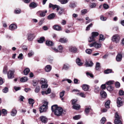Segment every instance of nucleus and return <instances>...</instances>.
Listing matches in <instances>:
<instances>
[{
    "label": "nucleus",
    "mask_w": 124,
    "mask_h": 124,
    "mask_svg": "<svg viewBox=\"0 0 124 124\" xmlns=\"http://www.w3.org/2000/svg\"><path fill=\"white\" fill-rule=\"evenodd\" d=\"M48 102L46 101L44 102V104L39 108V110L40 113L45 112L47 108Z\"/></svg>",
    "instance_id": "f257e3e1"
},
{
    "label": "nucleus",
    "mask_w": 124,
    "mask_h": 124,
    "mask_svg": "<svg viewBox=\"0 0 124 124\" xmlns=\"http://www.w3.org/2000/svg\"><path fill=\"white\" fill-rule=\"evenodd\" d=\"M120 39V35L118 34H115L113 36L111 40L113 42L117 43L119 42Z\"/></svg>",
    "instance_id": "f03ea898"
},
{
    "label": "nucleus",
    "mask_w": 124,
    "mask_h": 124,
    "mask_svg": "<svg viewBox=\"0 0 124 124\" xmlns=\"http://www.w3.org/2000/svg\"><path fill=\"white\" fill-rule=\"evenodd\" d=\"M65 111H63V109L61 107H58L57 109L55 110L54 113V114L58 116H60L61 114L62 113L65 114V113H64Z\"/></svg>",
    "instance_id": "7ed1b4c3"
},
{
    "label": "nucleus",
    "mask_w": 124,
    "mask_h": 124,
    "mask_svg": "<svg viewBox=\"0 0 124 124\" xmlns=\"http://www.w3.org/2000/svg\"><path fill=\"white\" fill-rule=\"evenodd\" d=\"M115 117L116 119L114 120V123L115 124H122V122L120 120L121 117L119 116L117 112L115 113Z\"/></svg>",
    "instance_id": "20e7f679"
},
{
    "label": "nucleus",
    "mask_w": 124,
    "mask_h": 124,
    "mask_svg": "<svg viewBox=\"0 0 124 124\" xmlns=\"http://www.w3.org/2000/svg\"><path fill=\"white\" fill-rule=\"evenodd\" d=\"M14 70H10L8 73V78L9 79L13 78L14 77Z\"/></svg>",
    "instance_id": "39448f33"
},
{
    "label": "nucleus",
    "mask_w": 124,
    "mask_h": 124,
    "mask_svg": "<svg viewBox=\"0 0 124 124\" xmlns=\"http://www.w3.org/2000/svg\"><path fill=\"white\" fill-rule=\"evenodd\" d=\"M69 50L71 52L75 53L77 51V48L74 46H70L69 48Z\"/></svg>",
    "instance_id": "423d86ee"
},
{
    "label": "nucleus",
    "mask_w": 124,
    "mask_h": 124,
    "mask_svg": "<svg viewBox=\"0 0 124 124\" xmlns=\"http://www.w3.org/2000/svg\"><path fill=\"white\" fill-rule=\"evenodd\" d=\"M47 12V11L45 10L43 11H39L37 12V14H39L40 15L41 17L45 16L46 13Z\"/></svg>",
    "instance_id": "0eeeda50"
},
{
    "label": "nucleus",
    "mask_w": 124,
    "mask_h": 124,
    "mask_svg": "<svg viewBox=\"0 0 124 124\" xmlns=\"http://www.w3.org/2000/svg\"><path fill=\"white\" fill-rule=\"evenodd\" d=\"M117 106L119 107L123 105V102L122 101V99L120 97L118 98L117 100Z\"/></svg>",
    "instance_id": "6e6552de"
},
{
    "label": "nucleus",
    "mask_w": 124,
    "mask_h": 124,
    "mask_svg": "<svg viewBox=\"0 0 124 124\" xmlns=\"http://www.w3.org/2000/svg\"><path fill=\"white\" fill-rule=\"evenodd\" d=\"M81 87L83 90L85 91H88L89 88V86L85 84L82 85Z\"/></svg>",
    "instance_id": "1a4fd4ad"
},
{
    "label": "nucleus",
    "mask_w": 124,
    "mask_h": 124,
    "mask_svg": "<svg viewBox=\"0 0 124 124\" xmlns=\"http://www.w3.org/2000/svg\"><path fill=\"white\" fill-rule=\"evenodd\" d=\"M40 120L43 123H46L47 121V119L45 116H42L40 117Z\"/></svg>",
    "instance_id": "9d476101"
},
{
    "label": "nucleus",
    "mask_w": 124,
    "mask_h": 124,
    "mask_svg": "<svg viewBox=\"0 0 124 124\" xmlns=\"http://www.w3.org/2000/svg\"><path fill=\"white\" fill-rule=\"evenodd\" d=\"M91 107L90 106H86L85 110V112L86 115L88 114L89 112L92 110Z\"/></svg>",
    "instance_id": "9b49d317"
},
{
    "label": "nucleus",
    "mask_w": 124,
    "mask_h": 124,
    "mask_svg": "<svg viewBox=\"0 0 124 124\" xmlns=\"http://www.w3.org/2000/svg\"><path fill=\"white\" fill-rule=\"evenodd\" d=\"M17 28L16 25L14 24H11L9 26V29L11 31H13L16 29Z\"/></svg>",
    "instance_id": "f8f14e48"
},
{
    "label": "nucleus",
    "mask_w": 124,
    "mask_h": 124,
    "mask_svg": "<svg viewBox=\"0 0 124 124\" xmlns=\"http://www.w3.org/2000/svg\"><path fill=\"white\" fill-rule=\"evenodd\" d=\"M70 68L69 65L67 63L64 64L62 68V70H69Z\"/></svg>",
    "instance_id": "ddd939ff"
},
{
    "label": "nucleus",
    "mask_w": 124,
    "mask_h": 124,
    "mask_svg": "<svg viewBox=\"0 0 124 124\" xmlns=\"http://www.w3.org/2000/svg\"><path fill=\"white\" fill-rule=\"evenodd\" d=\"M122 55L120 54H118L116 57V60L117 62H120L122 60Z\"/></svg>",
    "instance_id": "4468645a"
},
{
    "label": "nucleus",
    "mask_w": 124,
    "mask_h": 124,
    "mask_svg": "<svg viewBox=\"0 0 124 124\" xmlns=\"http://www.w3.org/2000/svg\"><path fill=\"white\" fill-rule=\"evenodd\" d=\"M93 62L90 60L86 61L85 63V65L86 67H92L93 66Z\"/></svg>",
    "instance_id": "2eb2a0df"
},
{
    "label": "nucleus",
    "mask_w": 124,
    "mask_h": 124,
    "mask_svg": "<svg viewBox=\"0 0 124 124\" xmlns=\"http://www.w3.org/2000/svg\"><path fill=\"white\" fill-rule=\"evenodd\" d=\"M52 69L51 66L49 65H48L46 66L45 67V70L47 72H49Z\"/></svg>",
    "instance_id": "dca6fc26"
},
{
    "label": "nucleus",
    "mask_w": 124,
    "mask_h": 124,
    "mask_svg": "<svg viewBox=\"0 0 124 124\" xmlns=\"http://www.w3.org/2000/svg\"><path fill=\"white\" fill-rule=\"evenodd\" d=\"M17 110L15 109H13L11 113V115L12 116H15L17 113Z\"/></svg>",
    "instance_id": "f3484780"
},
{
    "label": "nucleus",
    "mask_w": 124,
    "mask_h": 124,
    "mask_svg": "<svg viewBox=\"0 0 124 124\" xmlns=\"http://www.w3.org/2000/svg\"><path fill=\"white\" fill-rule=\"evenodd\" d=\"M38 4L35 2H32L29 5V7L32 8H35L37 7Z\"/></svg>",
    "instance_id": "a211bd4d"
},
{
    "label": "nucleus",
    "mask_w": 124,
    "mask_h": 124,
    "mask_svg": "<svg viewBox=\"0 0 124 124\" xmlns=\"http://www.w3.org/2000/svg\"><path fill=\"white\" fill-rule=\"evenodd\" d=\"M100 94L101 97L103 98H105L107 96V94L104 91L102 90L100 92Z\"/></svg>",
    "instance_id": "6ab92c4d"
},
{
    "label": "nucleus",
    "mask_w": 124,
    "mask_h": 124,
    "mask_svg": "<svg viewBox=\"0 0 124 124\" xmlns=\"http://www.w3.org/2000/svg\"><path fill=\"white\" fill-rule=\"evenodd\" d=\"M59 41L61 43H66L68 41V40L66 38H61L60 39Z\"/></svg>",
    "instance_id": "aec40b11"
},
{
    "label": "nucleus",
    "mask_w": 124,
    "mask_h": 124,
    "mask_svg": "<svg viewBox=\"0 0 124 124\" xmlns=\"http://www.w3.org/2000/svg\"><path fill=\"white\" fill-rule=\"evenodd\" d=\"M55 16L54 14L52 13L50 14L47 17V19L49 20H51L53 19Z\"/></svg>",
    "instance_id": "412c9836"
},
{
    "label": "nucleus",
    "mask_w": 124,
    "mask_h": 124,
    "mask_svg": "<svg viewBox=\"0 0 124 124\" xmlns=\"http://www.w3.org/2000/svg\"><path fill=\"white\" fill-rule=\"evenodd\" d=\"M76 61V63L79 66H81L83 64V63L81 62V60L79 58L77 59Z\"/></svg>",
    "instance_id": "4be33fe9"
},
{
    "label": "nucleus",
    "mask_w": 124,
    "mask_h": 124,
    "mask_svg": "<svg viewBox=\"0 0 124 124\" xmlns=\"http://www.w3.org/2000/svg\"><path fill=\"white\" fill-rule=\"evenodd\" d=\"M101 44L100 43H98L95 42L94 47L97 49L100 48L101 47Z\"/></svg>",
    "instance_id": "5701e85b"
},
{
    "label": "nucleus",
    "mask_w": 124,
    "mask_h": 124,
    "mask_svg": "<svg viewBox=\"0 0 124 124\" xmlns=\"http://www.w3.org/2000/svg\"><path fill=\"white\" fill-rule=\"evenodd\" d=\"M56 11L59 14H61L64 11L63 8H57Z\"/></svg>",
    "instance_id": "b1692460"
},
{
    "label": "nucleus",
    "mask_w": 124,
    "mask_h": 124,
    "mask_svg": "<svg viewBox=\"0 0 124 124\" xmlns=\"http://www.w3.org/2000/svg\"><path fill=\"white\" fill-rule=\"evenodd\" d=\"M27 37L28 40L31 41L33 38V35L32 34H29L28 35Z\"/></svg>",
    "instance_id": "393cba45"
},
{
    "label": "nucleus",
    "mask_w": 124,
    "mask_h": 124,
    "mask_svg": "<svg viewBox=\"0 0 124 124\" xmlns=\"http://www.w3.org/2000/svg\"><path fill=\"white\" fill-rule=\"evenodd\" d=\"M80 106L78 104H75L73 105L72 107L73 109H76L78 110L80 108Z\"/></svg>",
    "instance_id": "a878e982"
},
{
    "label": "nucleus",
    "mask_w": 124,
    "mask_h": 124,
    "mask_svg": "<svg viewBox=\"0 0 124 124\" xmlns=\"http://www.w3.org/2000/svg\"><path fill=\"white\" fill-rule=\"evenodd\" d=\"M105 39V38L104 37L103 35L101 34L100 35L99 39V41L100 42L104 41Z\"/></svg>",
    "instance_id": "bb28decb"
},
{
    "label": "nucleus",
    "mask_w": 124,
    "mask_h": 124,
    "mask_svg": "<svg viewBox=\"0 0 124 124\" xmlns=\"http://www.w3.org/2000/svg\"><path fill=\"white\" fill-rule=\"evenodd\" d=\"M49 7V8H60V7L56 5H53L51 3H50Z\"/></svg>",
    "instance_id": "cd10ccee"
},
{
    "label": "nucleus",
    "mask_w": 124,
    "mask_h": 124,
    "mask_svg": "<svg viewBox=\"0 0 124 124\" xmlns=\"http://www.w3.org/2000/svg\"><path fill=\"white\" fill-rule=\"evenodd\" d=\"M46 44L48 46H52L54 45L53 43L51 41L47 40L46 41Z\"/></svg>",
    "instance_id": "c85d7f7f"
},
{
    "label": "nucleus",
    "mask_w": 124,
    "mask_h": 124,
    "mask_svg": "<svg viewBox=\"0 0 124 124\" xmlns=\"http://www.w3.org/2000/svg\"><path fill=\"white\" fill-rule=\"evenodd\" d=\"M28 79L26 77H23L21 78L20 79V81L23 82H25L27 81Z\"/></svg>",
    "instance_id": "c756f323"
},
{
    "label": "nucleus",
    "mask_w": 124,
    "mask_h": 124,
    "mask_svg": "<svg viewBox=\"0 0 124 124\" xmlns=\"http://www.w3.org/2000/svg\"><path fill=\"white\" fill-rule=\"evenodd\" d=\"M58 108V107L57 105H54L52 106L51 107V109L52 111L53 112H54L55 111V110L57 109Z\"/></svg>",
    "instance_id": "7c9ffc66"
},
{
    "label": "nucleus",
    "mask_w": 124,
    "mask_h": 124,
    "mask_svg": "<svg viewBox=\"0 0 124 124\" xmlns=\"http://www.w3.org/2000/svg\"><path fill=\"white\" fill-rule=\"evenodd\" d=\"M110 103V101L109 100L107 101L105 103V107L107 108H109V105Z\"/></svg>",
    "instance_id": "2f4dec72"
},
{
    "label": "nucleus",
    "mask_w": 124,
    "mask_h": 124,
    "mask_svg": "<svg viewBox=\"0 0 124 124\" xmlns=\"http://www.w3.org/2000/svg\"><path fill=\"white\" fill-rule=\"evenodd\" d=\"M95 40V38L93 36L91 35V37H90L88 39V41L89 42H91Z\"/></svg>",
    "instance_id": "473e14b6"
},
{
    "label": "nucleus",
    "mask_w": 124,
    "mask_h": 124,
    "mask_svg": "<svg viewBox=\"0 0 124 124\" xmlns=\"http://www.w3.org/2000/svg\"><path fill=\"white\" fill-rule=\"evenodd\" d=\"M40 83L42 85L45 84H47V81L46 80L43 79L40 81Z\"/></svg>",
    "instance_id": "72a5a7b5"
},
{
    "label": "nucleus",
    "mask_w": 124,
    "mask_h": 124,
    "mask_svg": "<svg viewBox=\"0 0 124 124\" xmlns=\"http://www.w3.org/2000/svg\"><path fill=\"white\" fill-rule=\"evenodd\" d=\"M53 28L54 29L57 31H60L61 30V28L60 27L57 25H54Z\"/></svg>",
    "instance_id": "f704fd0d"
},
{
    "label": "nucleus",
    "mask_w": 124,
    "mask_h": 124,
    "mask_svg": "<svg viewBox=\"0 0 124 124\" xmlns=\"http://www.w3.org/2000/svg\"><path fill=\"white\" fill-rule=\"evenodd\" d=\"M28 101L29 104H31V106L32 107L34 102V100L30 98L29 99Z\"/></svg>",
    "instance_id": "c9c22d12"
},
{
    "label": "nucleus",
    "mask_w": 124,
    "mask_h": 124,
    "mask_svg": "<svg viewBox=\"0 0 124 124\" xmlns=\"http://www.w3.org/2000/svg\"><path fill=\"white\" fill-rule=\"evenodd\" d=\"M30 71V70L28 68H26L23 71L24 74L25 75H27Z\"/></svg>",
    "instance_id": "e433bc0d"
},
{
    "label": "nucleus",
    "mask_w": 124,
    "mask_h": 124,
    "mask_svg": "<svg viewBox=\"0 0 124 124\" xmlns=\"http://www.w3.org/2000/svg\"><path fill=\"white\" fill-rule=\"evenodd\" d=\"M48 86V85L47 84H42L41 86L43 90H45L46 89Z\"/></svg>",
    "instance_id": "4c0bfd02"
},
{
    "label": "nucleus",
    "mask_w": 124,
    "mask_h": 124,
    "mask_svg": "<svg viewBox=\"0 0 124 124\" xmlns=\"http://www.w3.org/2000/svg\"><path fill=\"white\" fill-rule=\"evenodd\" d=\"M58 49L59 50V52L62 53V50L63 49V47L62 45H59L58 46Z\"/></svg>",
    "instance_id": "58836bf2"
},
{
    "label": "nucleus",
    "mask_w": 124,
    "mask_h": 124,
    "mask_svg": "<svg viewBox=\"0 0 124 124\" xmlns=\"http://www.w3.org/2000/svg\"><path fill=\"white\" fill-rule=\"evenodd\" d=\"M99 90V88L98 86H94V91L95 93H98Z\"/></svg>",
    "instance_id": "ea45409f"
},
{
    "label": "nucleus",
    "mask_w": 124,
    "mask_h": 124,
    "mask_svg": "<svg viewBox=\"0 0 124 124\" xmlns=\"http://www.w3.org/2000/svg\"><path fill=\"white\" fill-rule=\"evenodd\" d=\"M14 13L16 14L20 13L21 12V10L19 8L16 9L14 11Z\"/></svg>",
    "instance_id": "a19ab883"
},
{
    "label": "nucleus",
    "mask_w": 124,
    "mask_h": 124,
    "mask_svg": "<svg viewBox=\"0 0 124 124\" xmlns=\"http://www.w3.org/2000/svg\"><path fill=\"white\" fill-rule=\"evenodd\" d=\"M45 40V38L44 37L40 38L38 40V41L40 43H43Z\"/></svg>",
    "instance_id": "79ce46f5"
},
{
    "label": "nucleus",
    "mask_w": 124,
    "mask_h": 124,
    "mask_svg": "<svg viewBox=\"0 0 124 124\" xmlns=\"http://www.w3.org/2000/svg\"><path fill=\"white\" fill-rule=\"evenodd\" d=\"M99 35V33L97 32H93L91 33V35L93 36L94 38Z\"/></svg>",
    "instance_id": "37998d69"
},
{
    "label": "nucleus",
    "mask_w": 124,
    "mask_h": 124,
    "mask_svg": "<svg viewBox=\"0 0 124 124\" xmlns=\"http://www.w3.org/2000/svg\"><path fill=\"white\" fill-rule=\"evenodd\" d=\"M113 87L112 86H108L107 88L108 90L111 91H112L113 89Z\"/></svg>",
    "instance_id": "c03bdc74"
},
{
    "label": "nucleus",
    "mask_w": 124,
    "mask_h": 124,
    "mask_svg": "<svg viewBox=\"0 0 124 124\" xmlns=\"http://www.w3.org/2000/svg\"><path fill=\"white\" fill-rule=\"evenodd\" d=\"M114 83V81L112 80H110L107 82L106 84L108 85H110Z\"/></svg>",
    "instance_id": "a18cd8bd"
},
{
    "label": "nucleus",
    "mask_w": 124,
    "mask_h": 124,
    "mask_svg": "<svg viewBox=\"0 0 124 124\" xmlns=\"http://www.w3.org/2000/svg\"><path fill=\"white\" fill-rule=\"evenodd\" d=\"M62 4H65L68 2V0H58Z\"/></svg>",
    "instance_id": "49530a36"
},
{
    "label": "nucleus",
    "mask_w": 124,
    "mask_h": 124,
    "mask_svg": "<svg viewBox=\"0 0 124 124\" xmlns=\"http://www.w3.org/2000/svg\"><path fill=\"white\" fill-rule=\"evenodd\" d=\"M100 67V64L99 62H97L96 64L95 69L96 70H98Z\"/></svg>",
    "instance_id": "de8ad7c7"
},
{
    "label": "nucleus",
    "mask_w": 124,
    "mask_h": 124,
    "mask_svg": "<svg viewBox=\"0 0 124 124\" xmlns=\"http://www.w3.org/2000/svg\"><path fill=\"white\" fill-rule=\"evenodd\" d=\"M92 50L90 49H87L85 50L86 53L89 54H90L92 52Z\"/></svg>",
    "instance_id": "09e8293b"
},
{
    "label": "nucleus",
    "mask_w": 124,
    "mask_h": 124,
    "mask_svg": "<svg viewBox=\"0 0 124 124\" xmlns=\"http://www.w3.org/2000/svg\"><path fill=\"white\" fill-rule=\"evenodd\" d=\"M106 120V118L103 117L100 121L101 124H104Z\"/></svg>",
    "instance_id": "8fccbe9b"
},
{
    "label": "nucleus",
    "mask_w": 124,
    "mask_h": 124,
    "mask_svg": "<svg viewBox=\"0 0 124 124\" xmlns=\"http://www.w3.org/2000/svg\"><path fill=\"white\" fill-rule=\"evenodd\" d=\"M8 91V89L7 87H5L3 90L2 91L4 93H7Z\"/></svg>",
    "instance_id": "3c124183"
},
{
    "label": "nucleus",
    "mask_w": 124,
    "mask_h": 124,
    "mask_svg": "<svg viewBox=\"0 0 124 124\" xmlns=\"http://www.w3.org/2000/svg\"><path fill=\"white\" fill-rule=\"evenodd\" d=\"M78 94L83 98H85L86 97V95L83 93H78Z\"/></svg>",
    "instance_id": "603ef678"
},
{
    "label": "nucleus",
    "mask_w": 124,
    "mask_h": 124,
    "mask_svg": "<svg viewBox=\"0 0 124 124\" xmlns=\"http://www.w3.org/2000/svg\"><path fill=\"white\" fill-rule=\"evenodd\" d=\"M40 90V87L39 86H37L36 87L35 91L36 93H38Z\"/></svg>",
    "instance_id": "864d4df0"
},
{
    "label": "nucleus",
    "mask_w": 124,
    "mask_h": 124,
    "mask_svg": "<svg viewBox=\"0 0 124 124\" xmlns=\"http://www.w3.org/2000/svg\"><path fill=\"white\" fill-rule=\"evenodd\" d=\"M70 7L75 8L77 7V5L75 3H71L70 5Z\"/></svg>",
    "instance_id": "5fc2aeb1"
},
{
    "label": "nucleus",
    "mask_w": 124,
    "mask_h": 124,
    "mask_svg": "<svg viewBox=\"0 0 124 124\" xmlns=\"http://www.w3.org/2000/svg\"><path fill=\"white\" fill-rule=\"evenodd\" d=\"M34 54V53L32 51H31L28 54V56L30 57Z\"/></svg>",
    "instance_id": "6e6d98bb"
},
{
    "label": "nucleus",
    "mask_w": 124,
    "mask_h": 124,
    "mask_svg": "<svg viewBox=\"0 0 124 124\" xmlns=\"http://www.w3.org/2000/svg\"><path fill=\"white\" fill-rule=\"evenodd\" d=\"M45 19L44 18H42L39 23V24L40 25H41L43 23V21Z\"/></svg>",
    "instance_id": "4d7b16f0"
},
{
    "label": "nucleus",
    "mask_w": 124,
    "mask_h": 124,
    "mask_svg": "<svg viewBox=\"0 0 124 124\" xmlns=\"http://www.w3.org/2000/svg\"><path fill=\"white\" fill-rule=\"evenodd\" d=\"M96 4L95 3H92L90 4V6L91 8H94L96 7Z\"/></svg>",
    "instance_id": "13d9d810"
},
{
    "label": "nucleus",
    "mask_w": 124,
    "mask_h": 124,
    "mask_svg": "<svg viewBox=\"0 0 124 124\" xmlns=\"http://www.w3.org/2000/svg\"><path fill=\"white\" fill-rule=\"evenodd\" d=\"M92 25L93 24L92 23L90 24L88 26L86 27V30L88 31L90 29V28L92 27Z\"/></svg>",
    "instance_id": "bf43d9fd"
},
{
    "label": "nucleus",
    "mask_w": 124,
    "mask_h": 124,
    "mask_svg": "<svg viewBox=\"0 0 124 124\" xmlns=\"http://www.w3.org/2000/svg\"><path fill=\"white\" fill-rule=\"evenodd\" d=\"M51 89L49 88H48L47 90L45 91V94H46L50 93L51 92Z\"/></svg>",
    "instance_id": "052dcab7"
},
{
    "label": "nucleus",
    "mask_w": 124,
    "mask_h": 124,
    "mask_svg": "<svg viewBox=\"0 0 124 124\" xmlns=\"http://www.w3.org/2000/svg\"><path fill=\"white\" fill-rule=\"evenodd\" d=\"M112 72V70L110 69H107L104 71L105 73L108 74Z\"/></svg>",
    "instance_id": "680f3d73"
},
{
    "label": "nucleus",
    "mask_w": 124,
    "mask_h": 124,
    "mask_svg": "<svg viewBox=\"0 0 124 124\" xmlns=\"http://www.w3.org/2000/svg\"><path fill=\"white\" fill-rule=\"evenodd\" d=\"M80 117L79 115H77L73 117V119L75 120H77L79 119Z\"/></svg>",
    "instance_id": "e2e57ef3"
},
{
    "label": "nucleus",
    "mask_w": 124,
    "mask_h": 124,
    "mask_svg": "<svg viewBox=\"0 0 124 124\" xmlns=\"http://www.w3.org/2000/svg\"><path fill=\"white\" fill-rule=\"evenodd\" d=\"M52 49L54 51L58 53L59 52V50L54 47H51Z\"/></svg>",
    "instance_id": "0e129e2a"
},
{
    "label": "nucleus",
    "mask_w": 124,
    "mask_h": 124,
    "mask_svg": "<svg viewBox=\"0 0 124 124\" xmlns=\"http://www.w3.org/2000/svg\"><path fill=\"white\" fill-rule=\"evenodd\" d=\"M65 91H63L60 93V96L61 98H62L64 95Z\"/></svg>",
    "instance_id": "69168bd1"
},
{
    "label": "nucleus",
    "mask_w": 124,
    "mask_h": 124,
    "mask_svg": "<svg viewBox=\"0 0 124 124\" xmlns=\"http://www.w3.org/2000/svg\"><path fill=\"white\" fill-rule=\"evenodd\" d=\"M23 54L22 53L20 54L18 56V58L20 60H22L23 58Z\"/></svg>",
    "instance_id": "338daca9"
},
{
    "label": "nucleus",
    "mask_w": 124,
    "mask_h": 124,
    "mask_svg": "<svg viewBox=\"0 0 124 124\" xmlns=\"http://www.w3.org/2000/svg\"><path fill=\"white\" fill-rule=\"evenodd\" d=\"M119 95H124V92L122 90H120L119 91Z\"/></svg>",
    "instance_id": "774afa93"
}]
</instances>
